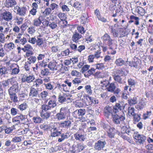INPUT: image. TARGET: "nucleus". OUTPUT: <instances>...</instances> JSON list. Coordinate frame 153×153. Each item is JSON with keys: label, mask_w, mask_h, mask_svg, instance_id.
<instances>
[{"label": "nucleus", "mask_w": 153, "mask_h": 153, "mask_svg": "<svg viewBox=\"0 0 153 153\" xmlns=\"http://www.w3.org/2000/svg\"><path fill=\"white\" fill-rule=\"evenodd\" d=\"M103 42L107 45L109 48L111 50L117 48V44L114 43V40L111 38L107 33L105 34L101 38Z\"/></svg>", "instance_id": "1"}, {"label": "nucleus", "mask_w": 153, "mask_h": 153, "mask_svg": "<svg viewBox=\"0 0 153 153\" xmlns=\"http://www.w3.org/2000/svg\"><path fill=\"white\" fill-rule=\"evenodd\" d=\"M112 120L113 123L116 124H119L121 121H124L126 118L124 112H121V113L111 114Z\"/></svg>", "instance_id": "2"}, {"label": "nucleus", "mask_w": 153, "mask_h": 153, "mask_svg": "<svg viewBox=\"0 0 153 153\" xmlns=\"http://www.w3.org/2000/svg\"><path fill=\"white\" fill-rule=\"evenodd\" d=\"M125 107V105L122 102L116 103L113 107V113H121V112H124Z\"/></svg>", "instance_id": "3"}, {"label": "nucleus", "mask_w": 153, "mask_h": 153, "mask_svg": "<svg viewBox=\"0 0 153 153\" xmlns=\"http://www.w3.org/2000/svg\"><path fill=\"white\" fill-rule=\"evenodd\" d=\"M67 111L64 108H62L60 110L59 112L57 113L56 115V118L59 121L63 120L66 116Z\"/></svg>", "instance_id": "4"}, {"label": "nucleus", "mask_w": 153, "mask_h": 153, "mask_svg": "<svg viewBox=\"0 0 153 153\" xmlns=\"http://www.w3.org/2000/svg\"><path fill=\"white\" fill-rule=\"evenodd\" d=\"M51 136L52 137H58L61 134V131H59L55 123H53L50 129Z\"/></svg>", "instance_id": "5"}, {"label": "nucleus", "mask_w": 153, "mask_h": 153, "mask_svg": "<svg viewBox=\"0 0 153 153\" xmlns=\"http://www.w3.org/2000/svg\"><path fill=\"white\" fill-rule=\"evenodd\" d=\"M106 144V142L105 140H99L95 143L94 146V149L96 150H101Z\"/></svg>", "instance_id": "6"}, {"label": "nucleus", "mask_w": 153, "mask_h": 153, "mask_svg": "<svg viewBox=\"0 0 153 153\" xmlns=\"http://www.w3.org/2000/svg\"><path fill=\"white\" fill-rule=\"evenodd\" d=\"M141 63L140 60L139 58L134 56V61L128 62V64L131 67H134L136 68H139L140 65Z\"/></svg>", "instance_id": "7"}, {"label": "nucleus", "mask_w": 153, "mask_h": 153, "mask_svg": "<svg viewBox=\"0 0 153 153\" xmlns=\"http://www.w3.org/2000/svg\"><path fill=\"white\" fill-rule=\"evenodd\" d=\"M15 9L16 10V14L21 16H24L27 11L25 7H20L19 6L15 7Z\"/></svg>", "instance_id": "8"}, {"label": "nucleus", "mask_w": 153, "mask_h": 153, "mask_svg": "<svg viewBox=\"0 0 153 153\" xmlns=\"http://www.w3.org/2000/svg\"><path fill=\"white\" fill-rule=\"evenodd\" d=\"M1 15L2 19L7 21H10L12 19V15L9 11H5L1 14Z\"/></svg>", "instance_id": "9"}, {"label": "nucleus", "mask_w": 153, "mask_h": 153, "mask_svg": "<svg viewBox=\"0 0 153 153\" xmlns=\"http://www.w3.org/2000/svg\"><path fill=\"white\" fill-rule=\"evenodd\" d=\"M74 136L76 140H79L81 142L84 141L86 138V136L85 134L80 133L78 131L74 134Z\"/></svg>", "instance_id": "10"}, {"label": "nucleus", "mask_w": 153, "mask_h": 153, "mask_svg": "<svg viewBox=\"0 0 153 153\" xmlns=\"http://www.w3.org/2000/svg\"><path fill=\"white\" fill-rule=\"evenodd\" d=\"M146 139V137L143 134H140V136L137 137L134 140L135 142L138 144H143Z\"/></svg>", "instance_id": "11"}, {"label": "nucleus", "mask_w": 153, "mask_h": 153, "mask_svg": "<svg viewBox=\"0 0 153 153\" xmlns=\"http://www.w3.org/2000/svg\"><path fill=\"white\" fill-rule=\"evenodd\" d=\"M9 73L7 68L5 66L0 68V76L1 78L7 77Z\"/></svg>", "instance_id": "12"}, {"label": "nucleus", "mask_w": 153, "mask_h": 153, "mask_svg": "<svg viewBox=\"0 0 153 153\" xmlns=\"http://www.w3.org/2000/svg\"><path fill=\"white\" fill-rule=\"evenodd\" d=\"M16 118L20 120L21 124L27 125L29 123L28 119L25 115L20 114L19 115H17Z\"/></svg>", "instance_id": "13"}, {"label": "nucleus", "mask_w": 153, "mask_h": 153, "mask_svg": "<svg viewBox=\"0 0 153 153\" xmlns=\"http://www.w3.org/2000/svg\"><path fill=\"white\" fill-rule=\"evenodd\" d=\"M110 128V126L108 125H105L104 126V128L105 130H106V127ZM114 128H108V130L107 131V135L109 138H114L115 135V132L114 130Z\"/></svg>", "instance_id": "14"}, {"label": "nucleus", "mask_w": 153, "mask_h": 153, "mask_svg": "<svg viewBox=\"0 0 153 153\" xmlns=\"http://www.w3.org/2000/svg\"><path fill=\"white\" fill-rule=\"evenodd\" d=\"M35 79V77L33 75H30L29 76H23L22 79V81L23 82H27L29 83Z\"/></svg>", "instance_id": "15"}, {"label": "nucleus", "mask_w": 153, "mask_h": 153, "mask_svg": "<svg viewBox=\"0 0 153 153\" xmlns=\"http://www.w3.org/2000/svg\"><path fill=\"white\" fill-rule=\"evenodd\" d=\"M113 78L115 81L120 84H123L126 82V81H124V79H123V78H126V77H123L114 74Z\"/></svg>", "instance_id": "16"}, {"label": "nucleus", "mask_w": 153, "mask_h": 153, "mask_svg": "<svg viewBox=\"0 0 153 153\" xmlns=\"http://www.w3.org/2000/svg\"><path fill=\"white\" fill-rule=\"evenodd\" d=\"M39 96L38 91L34 88H30L29 96L31 97H37Z\"/></svg>", "instance_id": "17"}, {"label": "nucleus", "mask_w": 153, "mask_h": 153, "mask_svg": "<svg viewBox=\"0 0 153 153\" xmlns=\"http://www.w3.org/2000/svg\"><path fill=\"white\" fill-rule=\"evenodd\" d=\"M46 25L49 26L52 29H54L57 27V22H52L50 21H48L45 20Z\"/></svg>", "instance_id": "18"}, {"label": "nucleus", "mask_w": 153, "mask_h": 153, "mask_svg": "<svg viewBox=\"0 0 153 153\" xmlns=\"http://www.w3.org/2000/svg\"><path fill=\"white\" fill-rule=\"evenodd\" d=\"M16 4L15 0H6L4 3L5 6L7 8L12 7Z\"/></svg>", "instance_id": "19"}, {"label": "nucleus", "mask_w": 153, "mask_h": 153, "mask_svg": "<svg viewBox=\"0 0 153 153\" xmlns=\"http://www.w3.org/2000/svg\"><path fill=\"white\" fill-rule=\"evenodd\" d=\"M71 122L70 120H67L61 122L60 126L65 128H69L71 126Z\"/></svg>", "instance_id": "20"}, {"label": "nucleus", "mask_w": 153, "mask_h": 153, "mask_svg": "<svg viewBox=\"0 0 153 153\" xmlns=\"http://www.w3.org/2000/svg\"><path fill=\"white\" fill-rule=\"evenodd\" d=\"M10 84L12 85V86L10 88L19 89L18 84L14 78L13 77L10 78Z\"/></svg>", "instance_id": "21"}, {"label": "nucleus", "mask_w": 153, "mask_h": 153, "mask_svg": "<svg viewBox=\"0 0 153 153\" xmlns=\"http://www.w3.org/2000/svg\"><path fill=\"white\" fill-rule=\"evenodd\" d=\"M127 61H125L121 58L117 59L115 62V63L117 66H121L125 65Z\"/></svg>", "instance_id": "22"}, {"label": "nucleus", "mask_w": 153, "mask_h": 153, "mask_svg": "<svg viewBox=\"0 0 153 153\" xmlns=\"http://www.w3.org/2000/svg\"><path fill=\"white\" fill-rule=\"evenodd\" d=\"M59 137L58 140V141L59 142H61L64 140L65 139L68 138L69 136L68 133H62L61 132V134Z\"/></svg>", "instance_id": "23"}, {"label": "nucleus", "mask_w": 153, "mask_h": 153, "mask_svg": "<svg viewBox=\"0 0 153 153\" xmlns=\"http://www.w3.org/2000/svg\"><path fill=\"white\" fill-rule=\"evenodd\" d=\"M53 123H52L49 125H47L45 124H43L40 126V128L44 131H47L49 130L50 131V129L52 126Z\"/></svg>", "instance_id": "24"}, {"label": "nucleus", "mask_w": 153, "mask_h": 153, "mask_svg": "<svg viewBox=\"0 0 153 153\" xmlns=\"http://www.w3.org/2000/svg\"><path fill=\"white\" fill-rule=\"evenodd\" d=\"M114 74L123 77H126V76L127 75V74L126 73L124 70L122 68L117 70Z\"/></svg>", "instance_id": "25"}, {"label": "nucleus", "mask_w": 153, "mask_h": 153, "mask_svg": "<svg viewBox=\"0 0 153 153\" xmlns=\"http://www.w3.org/2000/svg\"><path fill=\"white\" fill-rule=\"evenodd\" d=\"M95 69L94 68H91L87 72L85 73L84 74L85 77H88L91 75H93L94 73L95 72Z\"/></svg>", "instance_id": "26"}, {"label": "nucleus", "mask_w": 153, "mask_h": 153, "mask_svg": "<svg viewBox=\"0 0 153 153\" xmlns=\"http://www.w3.org/2000/svg\"><path fill=\"white\" fill-rule=\"evenodd\" d=\"M108 87L107 88V90L111 93L114 92V91L116 88V86L114 83H111L109 84Z\"/></svg>", "instance_id": "27"}, {"label": "nucleus", "mask_w": 153, "mask_h": 153, "mask_svg": "<svg viewBox=\"0 0 153 153\" xmlns=\"http://www.w3.org/2000/svg\"><path fill=\"white\" fill-rule=\"evenodd\" d=\"M41 75L42 76H46L49 75L51 74L49 69L48 68H44L42 69L41 71Z\"/></svg>", "instance_id": "28"}, {"label": "nucleus", "mask_w": 153, "mask_h": 153, "mask_svg": "<svg viewBox=\"0 0 153 153\" xmlns=\"http://www.w3.org/2000/svg\"><path fill=\"white\" fill-rule=\"evenodd\" d=\"M28 107L27 104L25 102L17 105V108L19 109L21 111H23L25 110Z\"/></svg>", "instance_id": "29"}, {"label": "nucleus", "mask_w": 153, "mask_h": 153, "mask_svg": "<svg viewBox=\"0 0 153 153\" xmlns=\"http://www.w3.org/2000/svg\"><path fill=\"white\" fill-rule=\"evenodd\" d=\"M56 63L55 62H50L49 63L48 65V68L51 70H58L57 67H56Z\"/></svg>", "instance_id": "30"}, {"label": "nucleus", "mask_w": 153, "mask_h": 153, "mask_svg": "<svg viewBox=\"0 0 153 153\" xmlns=\"http://www.w3.org/2000/svg\"><path fill=\"white\" fill-rule=\"evenodd\" d=\"M19 89H15L12 88H10L8 89V93L9 95L12 96L16 94Z\"/></svg>", "instance_id": "31"}, {"label": "nucleus", "mask_w": 153, "mask_h": 153, "mask_svg": "<svg viewBox=\"0 0 153 153\" xmlns=\"http://www.w3.org/2000/svg\"><path fill=\"white\" fill-rule=\"evenodd\" d=\"M81 36V35L78 33H75L73 36L72 40L74 42H77V41L79 39Z\"/></svg>", "instance_id": "32"}, {"label": "nucleus", "mask_w": 153, "mask_h": 153, "mask_svg": "<svg viewBox=\"0 0 153 153\" xmlns=\"http://www.w3.org/2000/svg\"><path fill=\"white\" fill-rule=\"evenodd\" d=\"M58 17L62 20L63 23H65L66 24L67 23V21H63V20H65L66 18V15L64 13H59L58 14Z\"/></svg>", "instance_id": "33"}, {"label": "nucleus", "mask_w": 153, "mask_h": 153, "mask_svg": "<svg viewBox=\"0 0 153 153\" xmlns=\"http://www.w3.org/2000/svg\"><path fill=\"white\" fill-rule=\"evenodd\" d=\"M137 98L134 97L132 99H128V102L130 105L131 106L136 104L137 103Z\"/></svg>", "instance_id": "34"}, {"label": "nucleus", "mask_w": 153, "mask_h": 153, "mask_svg": "<svg viewBox=\"0 0 153 153\" xmlns=\"http://www.w3.org/2000/svg\"><path fill=\"white\" fill-rule=\"evenodd\" d=\"M101 86L102 87H106L109 84V82L108 79H104L100 82Z\"/></svg>", "instance_id": "35"}, {"label": "nucleus", "mask_w": 153, "mask_h": 153, "mask_svg": "<svg viewBox=\"0 0 153 153\" xmlns=\"http://www.w3.org/2000/svg\"><path fill=\"white\" fill-rule=\"evenodd\" d=\"M49 107L50 108V109H51V108H53L55 107L56 105V101L55 100H50L48 104Z\"/></svg>", "instance_id": "36"}, {"label": "nucleus", "mask_w": 153, "mask_h": 153, "mask_svg": "<svg viewBox=\"0 0 153 153\" xmlns=\"http://www.w3.org/2000/svg\"><path fill=\"white\" fill-rule=\"evenodd\" d=\"M111 112V108L109 106H106L104 109V112L107 116H108Z\"/></svg>", "instance_id": "37"}, {"label": "nucleus", "mask_w": 153, "mask_h": 153, "mask_svg": "<svg viewBox=\"0 0 153 153\" xmlns=\"http://www.w3.org/2000/svg\"><path fill=\"white\" fill-rule=\"evenodd\" d=\"M136 10L137 11L138 13L141 16L144 15L145 13V10L141 7H137Z\"/></svg>", "instance_id": "38"}, {"label": "nucleus", "mask_w": 153, "mask_h": 153, "mask_svg": "<svg viewBox=\"0 0 153 153\" xmlns=\"http://www.w3.org/2000/svg\"><path fill=\"white\" fill-rule=\"evenodd\" d=\"M41 35H39L37 36L36 39V45L39 46H40L43 43V40L42 38H40Z\"/></svg>", "instance_id": "39"}, {"label": "nucleus", "mask_w": 153, "mask_h": 153, "mask_svg": "<svg viewBox=\"0 0 153 153\" xmlns=\"http://www.w3.org/2000/svg\"><path fill=\"white\" fill-rule=\"evenodd\" d=\"M10 79H7L6 80H4L1 82L2 87L3 88H5L7 86H8L9 85V82H10Z\"/></svg>", "instance_id": "40"}, {"label": "nucleus", "mask_w": 153, "mask_h": 153, "mask_svg": "<svg viewBox=\"0 0 153 153\" xmlns=\"http://www.w3.org/2000/svg\"><path fill=\"white\" fill-rule=\"evenodd\" d=\"M88 97L89 99L91 102V105H94L95 104L98 103V100L94 98L90 97L89 96H88Z\"/></svg>", "instance_id": "41"}, {"label": "nucleus", "mask_w": 153, "mask_h": 153, "mask_svg": "<svg viewBox=\"0 0 153 153\" xmlns=\"http://www.w3.org/2000/svg\"><path fill=\"white\" fill-rule=\"evenodd\" d=\"M36 60V58L35 56H30L28 59V61L27 62L29 63V65L31 63H34Z\"/></svg>", "instance_id": "42"}, {"label": "nucleus", "mask_w": 153, "mask_h": 153, "mask_svg": "<svg viewBox=\"0 0 153 153\" xmlns=\"http://www.w3.org/2000/svg\"><path fill=\"white\" fill-rule=\"evenodd\" d=\"M17 68H15L12 69L11 74L12 75L17 74L19 72L20 70L18 65H17Z\"/></svg>", "instance_id": "43"}, {"label": "nucleus", "mask_w": 153, "mask_h": 153, "mask_svg": "<svg viewBox=\"0 0 153 153\" xmlns=\"http://www.w3.org/2000/svg\"><path fill=\"white\" fill-rule=\"evenodd\" d=\"M71 5L74 8H77L78 10H79L82 7L81 4L78 1L75 2Z\"/></svg>", "instance_id": "44"}, {"label": "nucleus", "mask_w": 153, "mask_h": 153, "mask_svg": "<svg viewBox=\"0 0 153 153\" xmlns=\"http://www.w3.org/2000/svg\"><path fill=\"white\" fill-rule=\"evenodd\" d=\"M128 85L130 87H132L134 86L136 82L134 80L130 78L128 79Z\"/></svg>", "instance_id": "45"}, {"label": "nucleus", "mask_w": 153, "mask_h": 153, "mask_svg": "<svg viewBox=\"0 0 153 153\" xmlns=\"http://www.w3.org/2000/svg\"><path fill=\"white\" fill-rule=\"evenodd\" d=\"M33 120L36 123H39L42 122V119L39 117H33Z\"/></svg>", "instance_id": "46"}, {"label": "nucleus", "mask_w": 153, "mask_h": 153, "mask_svg": "<svg viewBox=\"0 0 153 153\" xmlns=\"http://www.w3.org/2000/svg\"><path fill=\"white\" fill-rule=\"evenodd\" d=\"M24 52L26 51H29L33 49L32 47L30 45L27 44L25 46L24 48H22V49Z\"/></svg>", "instance_id": "47"}, {"label": "nucleus", "mask_w": 153, "mask_h": 153, "mask_svg": "<svg viewBox=\"0 0 153 153\" xmlns=\"http://www.w3.org/2000/svg\"><path fill=\"white\" fill-rule=\"evenodd\" d=\"M9 96L10 99L12 100V102H13L14 103H16L18 101V97L16 94L14 95H12V96Z\"/></svg>", "instance_id": "48"}, {"label": "nucleus", "mask_w": 153, "mask_h": 153, "mask_svg": "<svg viewBox=\"0 0 153 153\" xmlns=\"http://www.w3.org/2000/svg\"><path fill=\"white\" fill-rule=\"evenodd\" d=\"M84 148V147L83 144L81 143H79L77 144V147L76 148V150L78 153L81 152L82 150H83Z\"/></svg>", "instance_id": "49"}, {"label": "nucleus", "mask_w": 153, "mask_h": 153, "mask_svg": "<svg viewBox=\"0 0 153 153\" xmlns=\"http://www.w3.org/2000/svg\"><path fill=\"white\" fill-rule=\"evenodd\" d=\"M48 95V92L45 91H43L40 94V97L43 99H45Z\"/></svg>", "instance_id": "50"}, {"label": "nucleus", "mask_w": 153, "mask_h": 153, "mask_svg": "<svg viewBox=\"0 0 153 153\" xmlns=\"http://www.w3.org/2000/svg\"><path fill=\"white\" fill-rule=\"evenodd\" d=\"M135 109L134 107H129L128 108V113L129 114H130L133 116L136 114L134 113Z\"/></svg>", "instance_id": "51"}, {"label": "nucleus", "mask_w": 153, "mask_h": 153, "mask_svg": "<svg viewBox=\"0 0 153 153\" xmlns=\"http://www.w3.org/2000/svg\"><path fill=\"white\" fill-rule=\"evenodd\" d=\"M85 89L86 92L88 94L91 95L92 94V90L91 86L90 85H86L85 86Z\"/></svg>", "instance_id": "52"}, {"label": "nucleus", "mask_w": 153, "mask_h": 153, "mask_svg": "<svg viewBox=\"0 0 153 153\" xmlns=\"http://www.w3.org/2000/svg\"><path fill=\"white\" fill-rule=\"evenodd\" d=\"M35 84L34 85L36 86V87L38 88L39 87V85L42 83V80L40 79H37L36 81H35Z\"/></svg>", "instance_id": "53"}, {"label": "nucleus", "mask_w": 153, "mask_h": 153, "mask_svg": "<svg viewBox=\"0 0 153 153\" xmlns=\"http://www.w3.org/2000/svg\"><path fill=\"white\" fill-rule=\"evenodd\" d=\"M130 18L131 19H134L135 20L134 22V24L136 25H139V18L138 17H136L134 15H131L130 16Z\"/></svg>", "instance_id": "54"}, {"label": "nucleus", "mask_w": 153, "mask_h": 153, "mask_svg": "<svg viewBox=\"0 0 153 153\" xmlns=\"http://www.w3.org/2000/svg\"><path fill=\"white\" fill-rule=\"evenodd\" d=\"M41 115L43 119H47L50 117V114L49 113L46 112L41 113Z\"/></svg>", "instance_id": "55"}, {"label": "nucleus", "mask_w": 153, "mask_h": 153, "mask_svg": "<svg viewBox=\"0 0 153 153\" xmlns=\"http://www.w3.org/2000/svg\"><path fill=\"white\" fill-rule=\"evenodd\" d=\"M141 115L140 114H135L133 116L134 121L137 122H138L141 119Z\"/></svg>", "instance_id": "56"}, {"label": "nucleus", "mask_w": 153, "mask_h": 153, "mask_svg": "<svg viewBox=\"0 0 153 153\" xmlns=\"http://www.w3.org/2000/svg\"><path fill=\"white\" fill-rule=\"evenodd\" d=\"M15 19L16 21V23L18 25H20L22 23L23 19L22 17L16 16L15 18Z\"/></svg>", "instance_id": "57"}, {"label": "nucleus", "mask_w": 153, "mask_h": 153, "mask_svg": "<svg viewBox=\"0 0 153 153\" xmlns=\"http://www.w3.org/2000/svg\"><path fill=\"white\" fill-rule=\"evenodd\" d=\"M71 74L72 76H80L81 74L76 70H73L71 72Z\"/></svg>", "instance_id": "58"}, {"label": "nucleus", "mask_w": 153, "mask_h": 153, "mask_svg": "<svg viewBox=\"0 0 153 153\" xmlns=\"http://www.w3.org/2000/svg\"><path fill=\"white\" fill-rule=\"evenodd\" d=\"M121 90L120 88H117V89L114 91V92L113 93L117 97H119L121 94Z\"/></svg>", "instance_id": "59"}, {"label": "nucleus", "mask_w": 153, "mask_h": 153, "mask_svg": "<svg viewBox=\"0 0 153 153\" xmlns=\"http://www.w3.org/2000/svg\"><path fill=\"white\" fill-rule=\"evenodd\" d=\"M81 82V80L78 78H74L72 81L73 83L75 85H78Z\"/></svg>", "instance_id": "60"}, {"label": "nucleus", "mask_w": 153, "mask_h": 153, "mask_svg": "<svg viewBox=\"0 0 153 153\" xmlns=\"http://www.w3.org/2000/svg\"><path fill=\"white\" fill-rule=\"evenodd\" d=\"M51 9L50 7L47 8L43 12V14L46 16L48 15L51 14Z\"/></svg>", "instance_id": "61"}, {"label": "nucleus", "mask_w": 153, "mask_h": 153, "mask_svg": "<svg viewBox=\"0 0 153 153\" xmlns=\"http://www.w3.org/2000/svg\"><path fill=\"white\" fill-rule=\"evenodd\" d=\"M41 23L42 22L38 19H36L33 20V25L36 26H39Z\"/></svg>", "instance_id": "62"}, {"label": "nucleus", "mask_w": 153, "mask_h": 153, "mask_svg": "<svg viewBox=\"0 0 153 153\" xmlns=\"http://www.w3.org/2000/svg\"><path fill=\"white\" fill-rule=\"evenodd\" d=\"M90 67V66L89 65H84L82 68V69L81 71V72H82V73H84L88 70Z\"/></svg>", "instance_id": "63"}, {"label": "nucleus", "mask_w": 153, "mask_h": 153, "mask_svg": "<svg viewBox=\"0 0 153 153\" xmlns=\"http://www.w3.org/2000/svg\"><path fill=\"white\" fill-rule=\"evenodd\" d=\"M18 110L15 108H13L10 110L11 114L13 116H15L17 114Z\"/></svg>", "instance_id": "64"}]
</instances>
